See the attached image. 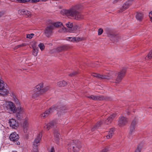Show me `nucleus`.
I'll list each match as a JSON object with an SVG mask.
<instances>
[{
    "instance_id": "1",
    "label": "nucleus",
    "mask_w": 152,
    "mask_h": 152,
    "mask_svg": "<svg viewBox=\"0 0 152 152\" xmlns=\"http://www.w3.org/2000/svg\"><path fill=\"white\" fill-rule=\"evenodd\" d=\"M6 107L7 110L10 113L17 112L16 117L18 120H20L23 118L24 115H25V114L23 109L20 107H17L15 105H7Z\"/></svg>"
},
{
    "instance_id": "2",
    "label": "nucleus",
    "mask_w": 152,
    "mask_h": 152,
    "mask_svg": "<svg viewBox=\"0 0 152 152\" xmlns=\"http://www.w3.org/2000/svg\"><path fill=\"white\" fill-rule=\"evenodd\" d=\"M64 13L68 17L77 20H80L83 18V15L75 8H72L69 10H64Z\"/></svg>"
},
{
    "instance_id": "3",
    "label": "nucleus",
    "mask_w": 152,
    "mask_h": 152,
    "mask_svg": "<svg viewBox=\"0 0 152 152\" xmlns=\"http://www.w3.org/2000/svg\"><path fill=\"white\" fill-rule=\"evenodd\" d=\"M72 142L68 145V150L69 152H79L81 146L79 143Z\"/></svg>"
},
{
    "instance_id": "4",
    "label": "nucleus",
    "mask_w": 152,
    "mask_h": 152,
    "mask_svg": "<svg viewBox=\"0 0 152 152\" xmlns=\"http://www.w3.org/2000/svg\"><path fill=\"white\" fill-rule=\"evenodd\" d=\"M19 138V137L18 134L15 132H12L10 135L9 136L10 140L17 145L20 144V142L18 141Z\"/></svg>"
},
{
    "instance_id": "5",
    "label": "nucleus",
    "mask_w": 152,
    "mask_h": 152,
    "mask_svg": "<svg viewBox=\"0 0 152 152\" xmlns=\"http://www.w3.org/2000/svg\"><path fill=\"white\" fill-rule=\"evenodd\" d=\"M126 68H123L121 71L118 73L116 81L117 83L119 82L122 79L126 72Z\"/></svg>"
},
{
    "instance_id": "6",
    "label": "nucleus",
    "mask_w": 152,
    "mask_h": 152,
    "mask_svg": "<svg viewBox=\"0 0 152 152\" xmlns=\"http://www.w3.org/2000/svg\"><path fill=\"white\" fill-rule=\"evenodd\" d=\"M22 127L23 132L25 133H28V118L24 119L22 124Z\"/></svg>"
},
{
    "instance_id": "7",
    "label": "nucleus",
    "mask_w": 152,
    "mask_h": 152,
    "mask_svg": "<svg viewBox=\"0 0 152 152\" xmlns=\"http://www.w3.org/2000/svg\"><path fill=\"white\" fill-rule=\"evenodd\" d=\"M137 123V121L135 120L133 121L132 122L130 126L129 133V137L131 139L132 138V136H131V135L134 134L135 131V125Z\"/></svg>"
},
{
    "instance_id": "8",
    "label": "nucleus",
    "mask_w": 152,
    "mask_h": 152,
    "mask_svg": "<svg viewBox=\"0 0 152 152\" xmlns=\"http://www.w3.org/2000/svg\"><path fill=\"white\" fill-rule=\"evenodd\" d=\"M42 134L39 132L35 138L33 143V145L34 147H37L39 144L41 140Z\"/></svg>"
},
{
    "instance_id": "9",
    "label": "nucleus",
    "mask_w": 152,
    "mask_h": 152,
    "mask_svg": "<svg viewBox=\"0 0 152 152\" xmlns=\"http://www.w3.org/2000/svg\"><path fill=\"white\" fill-rule=\"evenodd\" d=\"M58 123V120H55L54 121H52L45 125L44 127L45 129H46L47 130H48L50 128L56 126L57 124Z\"/></svg>"
},
{
    "instance_id": "10",
    "label": "nucleus",
    "mask_w": 152,
    "mask_h": 152,
    "mask_svg": "<svg viewBox=\"0 0 152 152\" xmlns=\"http://www.w3.org/2000/svg\"><path fill=\"white\" fill-rule=\"evenodd\" d=\"M55 109L54 107H52L50 108L48 110L46 111L45 113H42L40 115L41 118H44L47 117L48 115L51 113L54 112Z\"/></svg>"
},
{
    "instance_id": "11",
    "label": "nucleus",
    "mask_w": 152,
    "mask_h": 152,
    "mask_svg": "<svg viewBox=\"0 0 152 152\" xmlns=\"http://www.w3.org/2000/svg\"><path fill=\"white\" fill-rule=\"evenodd\" d=\"M127 118L122 115H121L119 118L118 125L119 126L121 127L125 125L127 123Z\"/></svg>"
},
{
    "instance_id": "12",
    "label": "nucleus",
    "mask_w": 152,
    "mask_h": 152,
    "mask_svg": "<svg viewBox=\"0 0 152 152\" xmlns=\"http://www.w3.org/2000/svg\"><path fill=\"white\" fill-rule=\"evenodd\" d=\"M133 0L128 1L126 2L123 5L122 7L119 10L120 12H122L127 9L132 4Z\"/></svg>"
},
{
    "instance_id": "13",
    "label": "nucleus",
    "mask_w": 152,
    "mask_h": 152,
    "mask_svg": "<svg viewBox=\"0 0 152 152\" xmlns=\"http://www.w3.org/2000/svg\"><path fill=\"white\" fill-rule=\"evenodd\" d=\"M50 25H52L53 29L54 27L58 28L61 27V26L62 30L61 31H60V32H65L66 31V28L63 26L61 23V22L52 23Z\"/></svg>"
},
{
    "instance_id": "14",
    "label": "nucleus",
    "mask_w": 152,
    "mask_h": 152,
    "mask_svg": "<svg viewBox=\"0 0 152 152\" xmlns=\"http://www.w3.org/2000/svg\"><path fill=\"white\" fill-rule=\"evenodd\" d=\"M10 126L14 129H16L18 126V124L14 119L12 118L9 120Z\"/></svg>"
},
{
    "instance_id": "15",
    "label": "nucleus",
    "mask_w": 152,
    "mask_h": 152,
    "mask_svg": "<svg viewBox=\"0 0 152 152\" xmlns=\"http://www.w3.org/2000/svg\"><path fill=\"white\" fill-rule=\"evenodd\" d=\"M52 25H50L47 26L46 28L45 33V35L47 37L49 36L52 34V30L53 29Z\"/></svg>"
},
{
    "instance_id": "16",
    "label": "nucleus",
    "mask_w": 152,
    "mask_h": 152,
    "mask_svg": "<svg viewBox=\"0 0 152 152\" xmlns=\"http://www.w3.org/2000/svg\"><path fill=\"white\" fill-rule=\"evenodd\" d=\"M66 40L72 42L75 41L78 42L79 41H82L83 39V38L79 37H69L66 38Z\"/></svg>"
},
{
    "instance_id": "17",
    "label": "nucleus",
    "mask_w": 152,
    "mask_h": 152,
    "mask_svg": "<svg viewBox=\"0 0 152 152\" xmlns=\"http://www.w3.org/2000/svg\"><path fill=\"white\" fill-rule=\"evenodd\" d=\"M116 74H117L116 72L110 71L107 73V75L104 76V77H107L108 78L106 79H110L112 78L115 77Z\"/></svg>"
},
{
    "instance_id": "18",
    "label": "nucleus",
    "mask_w": 152,
    "mask_h": 152,
    "mask_svg": "<svg viewBox=\"0 0 152 152\" xmlns=\"http://www.w3.org/2000/svg\"><path fill=\"white\" fill-rule=\"evenodd\" d=\"M44 87V84L42 83H41L37 86L34 89V91L39 92L42 94V90Z\"/></svg>"
},
{
    "instance_id": "19",
    "label": "nucleus",
    "mask_w": 152,
    "mask_h": 152,
    "mask_svg": "<svg viewBox=\"0 0 152 152\" xmlns=\"http://www.w3.org/2000/svg\"><path fill=\"white\" fill-rule=\"evenodd\" d=\"M87 97L91 99L94 100H102L104 99V97L102 96H94L91 95L89 96H88Z\"/></svg>"
},
{
    "instance_id": "20",
    "label": "nucleus",
    "mask_w": 152,
    "mask_h": 152,
    "mask_svg": "<svg viewBox=\"0 0 152 152\" xmlns=\"http://www.w3.org/2000/svg\"><path fill=\"white\" fill-rule=\"evenodd\" d=\"M54 135L56 142L58 144L60 140V134L58 132V130H54Z\"/></svg>"
},
{
    "instance_id": "21",
    "label": "nucleus",
    "mask_w": 152,
    "mask_h": 152,
    "mask_svg": "<svg viewBox=\"0 0 152 152\" xmlns=\"http://www.w3.org/2000/svg\"><path fill=\"white\" fill-rule=\"evenodd\" d=\"M116 116V115L113 114L110 115L105 121V124H109L112 121L113 119Z\"/></svg>"
},
{
    "instance_id": "22",
    "label": "nucleus",
    "mask_w": 152,
    "mask_h": 152,
    "mask_svg": "<svg viewBox=\"0 0 152 152\" xmlns=\"http://www.w3.org/2000/svg\"><path fill=\"white\" fill-rule=\"evenodd\" d=\"M31 94H32V96L34 98H35L39 95L41 94L38 91H34V89L31 91Z\"/></svg>"
},
{
    "instance_id": "23",
    "label": "nucleus",
    "mask_w": 152,
    "mask_h": 152,
    "mask_svg": "<svg viewBox=\"0 0 152 152\" xmlns=\"http://www.w3.org/2000/svg\"><path fill=\"white\" fill-rule=\"evenodd\" d=\"M92 75L94 77L101 79H107L108 78L107 77H104V75H99L96 73L93 74Z\"/></svg>"
},
{
    "instance_id": "24",
    "label": "nucleus",
    "mask_w": 152,
    "mask_h": 152,
    "mask_svg": "<svg viewBox=\"0 0 152 152\" xmlns=\"http://www.w3.org/2000/svg\"><path fill=\"white\" fill-rule=\"evenodd\" d=\"M114 129H110L108 134L106 136L107 139H110L111 138L114 134Z\"/></svg>"
},
{
    "instance_id": "25",
    "label": "nucleus",
    "mask_w": 152,
    "mask_h": 152,
    "mask_svg": "<svg viewBox=\"0 0 152 152\" xmlns=\"http://www.w3.org/2000/svg\"><path fill=\"white\" fill-rule=\"evenodd\" d=\"M102 124L101 121H99L93 127H92L91 129V130L92 131H94L95 129H98L99 128L100 126Z\"/></svg>"
},
{
    "instance_id": "26",
    "label": "nucleus",
    "mask_w": 152,
    "mask_h": 152,
    "mask_svg": "<svg viewBox=\"0 0 152 152\" xmlns=\"http://www.w3.org/2000/svg\"><path fill=\"white\" fill-rule=\"evenodd\" d=\"M67 85V83L64 80L59 81L57 83V85L59 87H64Z\"/></svg>"
},
{
    "instance_id": "27",
    "label": "nucleus",
    "mask_w": 152,
    "mask_h": 152,
    "mask_svg": "<svg viewBox=\"0 0 152 152\" xmlns=\"http://www.w3.org/2000/svg\"><path fill=\"white\" fill-rule=\"evenodd\" d=\"M143 18V15L140 13H138L136 15V18L138 20H141Z\"/></svg>"
},
{
    "instance_id": "28",
    "label": "nucleus",
    "mask_w": 152,
    "mask_h": 152,
    "mask_svg": "<svg viewBox=\"0 0 152 152\" xmlns=\"http://www.w3.org/2000/svg\"><path fill=\"white\" fill-rule=\"evenodd\" d=\"M38 51V48H35L34 47L33 50L32 51V54L34 56H36L37 55Z\"/></svg>"
},
{
    "instance_id": "29",
    "label": "nucleus",
    "mask_w": 152,
    "mask_h": 152,
    "mask_svg": "<svg viewBox=\"0 0 152 152\" xmlns=\"http://www.w3.org/2000/svg\"><path fill=\"white\" fill-rule=\"evenodd\" d=\"M4 102H5V103L6 104H14L12 102L10 101H4L3 100H0V104L1 103H4Z\"/></svg>"
},
{
    "instance_id": "30",
    "label": "nucleus",
    "mask_w": 152,
    "mask_h": 152,
    "mask_svg": "<svg viewBox=\"0 0 152 152\" xmlns=\"http://www.w3.org/2000/svg\"><path fill=\"white\" fill-rule=\"evenodd\" d=\"M5 85L3 81L0 79V89L2 90L4 89Z\"/></svg>"
},
{
    "instance_id": "31",
    "label": "nucleus",
    "mask_w": 152,
    "mask_h": 152,
    "mask_svg": "<svg viewBox=\"0 0 152 152\" xmlns=\"http://www.w3.org/2000/svg\"><path fill=\"white\" fill-rule=\"evenodd\" d=\"M50 87L49 86H46L43 88H42V94L44 93V92L47 91L49 90Z\"/></svg>"
},
{
    "instance_id": "32",
    "label": "nucleus",
    "mask_w": 152,
    "mask_h": 152,
    "mask_svg": "<svg viewBox=\"0 0 152 152\" xmlns=\"http://www.w3.org/2000/svg\"><path fill=\"white\" fill-rule=\"evenodd\" d=\"M26 10L24 9L20 10H18V13L20 15H25L26 13Z\"/></svg>"
},
{
    "instance_id": "33",
    "label": "nucleus",
    "mask_w": 152,
    "mask_h": 152,
    "mask_svg": "<svg viewBox=\"0 0 152 152\" xmlns=\"http://www.w3.org/2000/svg\"><path fill=\"white\" fill-rule=\"evenodd\" d=\"M73 28L75 31L72 32L73 33H76L77 32L79 31H80V28L77 26H74Z\"/></svg>"
},
{
    "instance_id": "34",
    "label": "nucleus",
    "mask_w": 152,
    "mask_h": 152,
    "mask_svg": "<svg viewBox=\"0 0 152 152\" xmlns=\"http://www.w3.org/2000/svg\"><path fill=\"white\" fill-rule=\"evenodd\" d=\"M13 101L15 102V103L16 104H20L18 100L16 98L15 96L13 97Z\"/></svg>"
},
{
    "instance_id": "35",
    "label": "nucleus",
    "mask_w": 152,
    "mask_h": 152,
    "mask_svg": "<svg viewBox=\"0 0 152 152\" xmlns=\"http://www.w3.org/2000/svg\"><path fill=\"white\" fill-rule=\"evenodd\" d=\"M31 0H16V2L18 3H23L30 1Z\"/></svg>"
},
{
    "instance_id": "36",
    "label": "nucleus",
    "mask_w": 152,
    "mask_h": 152,
    "mask_svg": "<svg viewBox=\"0 0 152 152\" xmlns=\"http://www.w3.org/2000/svg\"><path fill=\"white\" fill-rule=\"evenodd\" d=\"M38 46L42 51L45 48V46L43 43H40L38 45Z\"/></svg>"
},
{
    "instance_id": "37",
    "label": "nucleus",
    "mask_w": 152,
    "mask_h": 152,
    "mask_svg": "<svg viewBox=\"0 0 152 152\" xmlns=\"http://www.w3.org/2000/svg\"><path fill=\"white\" fill-rule=\"evenodd\" d=\"M66 26L67 27L71 28L73 27V25L72 23L68 22L66 24Z\"/></svg>"
},
{
    "instance_id": "38",
    "label": "nucleus",
    "mask_w": 152,
    "mask_h": 152,
    "mask_svg": "<svg viewBox=\"0 0 152 152\" xmlns=\"http://www.w3.org/2000/svg\"><path fill=\"white\" fill-rule=\"evenodd\" d=\"M110 150V148L108 147H107L102 150L100 152H108Z\"/></svg>"
},
{
    "instance_id": "39",
    "label": "nucleus",
    "mask_w": 152,
    "mask_h": 152,
    "mask_svg": "<svg viewBox=\"0 0 152 152\" xmlns=\"http://www.w3.org/2000/svg\"><path fill=\"white\" fill-rule=\"evenodd\" d=\"M142 148V147L140 146H138L136 150H135V152H140Z\"/></svg>"
},
{
    "instance_id": "40",
    "label": "nucleus",
    "mask_w": 152,
    "mask_h": 152,
    "mask_svg": "<svg viewBox=\"0 0 152 152\" xmlns=\"http://www.w3.org/2000/svg\"><path fill=\"white\" fill-rule=\"evenodd\" d=\"M31 13L30 12L26 10V13L25 15H27L28 17H30L31 16Z\"/></svg>"
},
{
    "instance_id": "41",
    "label": "nucleus",
    "mask_w": 152,
    "mask_h": 152,
    "mask_svg": "<svg viewBox=\"0 0 152 152\" xmlns=\"http://www.w3.org/2000/svg\"><path fill=\"white\" fill-rule=\"evenodd\" d=\"M34 34H28L27 35V37L28 38L31 39L33 37V36H34Z\"/></svg>"
},
{
    "instance_id": "42",
    "label": "nucleus",
    "mask_w": 152,
    "mask_h": 152,
    "mask_svg": "<svg viewBox=\"0 0 152 152\" xmlns=\"http://www.w3.org/2000/svg\"><path fill=\"white\" fill-rule=\"evenodd\" d=\"M103 31L102 29H99L98 31V35H101L103 32Z\"/></svg>"
},
{
    "instance_id": "43",
    "label": "nucleus",
    "mask_w": 152,
    "mask_h": 152,
    "mask_svg": "<svg viewBox=\"0 0 152 152\" xmlns=\"http://www.w3.org/2000/svg\"><path fill=\"white\" fill-rule=\"evenodd\" d=\"M148 57L149 59H150L152 57V50L148 53Z\"/></svg>"
},
{
    "instance_id": "44",
    "label": "nucleus",
    "mask_w": 152,
    "mask_h": 152,
    "mask_svg": "<svg viewBox=\"0 0 152 152\" xmlns=\"http://www.w3.org/2000/svg\"><path fill=\"white\" fill-rule=\"evenodd\" d=\"M49 152H55V148L53 147H51L49 151Z\"/></svg>"
},
{
    "instance_id": "45",
    "label": "nucleus",
    "mask_w": 152,
    "mask_h": 152,
    "mask_svg": "<svg viewBox=\"0 0 152 152\" xmlns=\"http://www.w3.org/2000/svg\"><path fill=\"white\" fill-rule=\"evenodd\" d=\"M149 16L150 18V20L152 23V11L149 13Z\"/></svg>"
},
{
    "instance_id": "46",
    "label": "nucleus",
    "mask_w": 152,
    "mask_h": 152,
    "mask_svg": "<svg viewBox=\"0 0 152 152\" xmlns=\"http://www.w3.org/2000/svg\"><path fill=\"white\" fill-rule=\"evenodd\" d=\"M77 73V72H74L72 73H71V74H70L69 75L71 76H74Z\"/></svg>"
},
{
    "instance_id": "47",
    "label": "nucleus",
    "mask_w": 152,
    "mask_h": 152,
    "mask_svg": "<svg viewBox=\"0 0 152 152\" xmlns=\"http://www.w3.org/2000/svg\"><path fill=\"white\" fill-rule=\"evenodd\" d=\"M36 43L35 42H33L31 46L33 48H34V47H35V48H37L36 47Z\"/></svg>"
},
{
    "instance_id": "48",
    "label": "nucleus",
    "mask_w": 152,
    "mask_h": 152,
    "mask_svg": "<svg viewBox=\"0 0 152 152\" xmlns=\"http://www.w3.org/2000/svg\"><path fill=\"white\" fill-rule=\"evenodd\" d=\"M31 2L32 3H37L39 1V0H31Z\"/></svg>"
},
{
    "instance_id": "49",
    "label": "nucleus",
    "mask_w": 152,
    "mask_h": 152,
    "mask_svg": "<svg viewBox=\"0 0 152 152\" xmlns=\"http://www.w3.org/2000/svg\"><path fill=\"white\" fill-rule=\"evenodd\" d=\"M21 47L20 46V45H18L16 46L14 48L15 49H17L20 47Z\"/></svg>"
},
{
    "instance_id": "50",
    "label": "nucleus",
    "mask_w": 152,
    "mask_h": 152,
    "mask_svg": "<svg viewBox=\"0 0 152 152\" xmlns=\"http://www.w3.org/2000/svg\"><path fill=\"white\" fill-rule=\"evenodd\" d=\"M21 47H24L26 45V44L25 43H22L20 45Z\"/></svg>"
},
{
    "instance_id": "51",
    "label": "nucleus",
    "mask_w": 152,
    "mask_h": 152,
    "mask_svg": "<svg viewBox=\"0 0 152 152\" xmlns=\"http://www.w3.org/2000/svg\"><path fill=\"white\" fill-rule=\"evenodd\" d=\"M33 152H38V151L37 149H34Z\"/></svg>"
},
{
    "instance_id": "52",
    "label": "nucleus",
    "mask_w": 152,
    "mask_h": 152,
    "mask_svg": "<svg viewBox=\"0 0 152 152\" xmlns=\"http://www.w3.org/2000/svg\"><path fill=\"white\" fill-rule=\"evenodd\" d=\"M3 15V14L1 12H0V17H1Z\"/></svg>"
},
{
    "instance_id": "53",
    "label": "nucleus",
    "mask_w": 152,
    "mask_h": 152,
    "mask_svg": "<svg viewBox=\"0 0 152 152\" xmlns=\"http://www.w3.org/2000/svg\"><path fill=\"white\" fill-rule=\"evenodd\" d=\"M12 152H17V151H12Z\"/></svg>"
}]
</instances>
